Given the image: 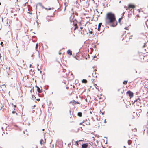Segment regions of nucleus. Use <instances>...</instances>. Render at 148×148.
Instances as JSON below:
<instances>
[{
  "instance_id": "obj_46",
  "label": "nucleus",
  "mask_w": 148,
  "mask_h": 148,
  "mask_svg": "<svg viewBox=\"0 0 148 148\" xmlns=\"http://www.w3.org/2000/svg\"><path fill=\"white\" fill-rule=\"evenodd\" d=\"M95 86H97V85L96 84H95V85H94Z\"/></svg>"
},
{
  "instance_id": "obj_31",
  "label": "nucleus",
  "mask_w": 148,
  "mask_h": 148,
  "mask_svg": "<svg viewBox=\"0 0 148 148\" xmlns=\"http://www.w3.org/2000/svg\"><path fill=\"white\" fill-rule=\"evenodd\" d=\"M43 8H45V9H46V10H47V8H45V7H43Z\"/></svg>"
},
{
  "instance_id": "obj_4",
  "label": "nucleus",
  "mask_w": 148,
  "mask_h": 148,
  "mask_svg": "<svg viewBox=\"0 0 148 148\" xmlns=\"http://www.w3.org/2000/svg\"><path fill=\"white\" fill-rule=\"evenodd\" d=\"M140 99L138 98L137 99L134 101V102L133 103H135L136 102L137 106H139L140 104Z\"/></svg>"
},
{
  "instance_id": "obj_23",
  "label": "nucleus",
  "mask_w": 148,
  "mask_h": 148,
  "mask_svg": "<svg viewBox=\"0 0 148 148\" xmlns=\"http://www.w3.org/2000/svg\"><path fill=\"white\" fill-rule=\"evenodd\" d=\"M28 2H26L25 3H24L23 5L24 6H25L27 4H28Z\"/></svg>"
},
{
  "instance_id": "obj_45",
  "label": "nucleus",
  "mask_w": 148,
  "mask_h": 148,
  "mask_svg": "<svg viewBox=\"0 0 148 148\" xmlns=\"http://www.w3.org/2000/svg\"><path fill=\"white\" fill-rule=\"evenodd\" d=\"M96 57V56H94V58H95V57Z\"/></svg>"
},
{
  "instance_id": "obj_43",
  "label": "nucleus",
  "mask_w": 148,
  "mask_h": 148,
  "mask_svg": "<svg viewBox=\"0 0 148 148\" xmlns=\"http://www.w3.org/2000/svg\"><path fill=\"white\" fill-rule=\"evenodd\" d=\"M123 147L125 148H126V147L125 146H124Z\"/></svg>"
},
{
  "instance_id": "obj_29",
  "label": "nucleus",
  "mask_w": 148,
  "mask_h": 148,
  "mask_svg": "<svg viewBox=\"0 0 148 148\" xmlns=\"http://www.w3.org/2000/svg\"><path fill=\"white\" fill-rule=\"evenodd\" d=\"M89 33H90L91 34H92V31H91L90 32H89Z\"/></svg>"
},
{
  "instance_id": "obj_47",
  "label": "nucleus",
  "mask_w": 148,
  "mask_h": 148,
  "mask_svg": "<svg viewBox=\"0 0 148 148\" xmlns=\"http://www.w3.org/2000/svg\"><path fill=\"white\" fill-rule=\"evenodd\" d=\"M35 107V105L34 106H33L34 107Z\"/></svg>"
},
{
  "instance_id": "obj_1",
  "label": "nucleus",
  "mask_w": 148,
  "mask_h": 148,
  "mask_svg": "<svg viewBox=\"0 0 148 148\" xmlns=\"http://www.w3.org/2000/svg\"><path fill=\"white\" fill-rule=\"evenodd\" d=\"M105 21L107 24L112 27L116 26L117 24L114 14L111 12H109L107 14Z\"/></svg>"
},
{
  "instance_id": "obj_16",
  "label": "nucleus",
  "mask_w": 148,
  "mask_h": 148,
  "mask_svg": "<svg viewBox=\"0 0 148 148\" xmlns=\"http://www.w3.org/2000/svg\"><path fill=\"white\" fill-rule=\"evenodd\" d=\"M77 115L79 117H81L82 116V113L80 112H78L77 114Z\"/></svg>"
},
{
  "instance_id": "obj_13",
  "label": "nucleus",
  "mask_w": 148,
  "mask_h": 148,
  "mask_svg": "<svg viewBox=\"0 0 148 148\" xmlns=\"http://www.w3.org/2000/svg\"><path fill=\"white\" fill-rule=\"evenodd\" d=\"M82 141V140H79L78 141H76L75 142V145H76L77 146H78V145H79L78 142Z\"/></svg>"
},
{
  "instance_id": "obj_18",
  "label": "nucleus",
  "mask_w": 148,
  "mask_h": 148,
  "mask_svg": "<svg viewBox=\"0 0 148 148\" xmlns=\"http://www.w3.org/2000/svg\"><path fill=\"white\" fill-rule=\"evenodd\" d=\"M132 143V141L131 140H129L128 141V143L129 145H131Z\"/></svg>"
},
{
  "instance_id": "obj_6",
  "label": "nucleus",
  "mask_w": 148,
  "mask_h": 148,
  "mask_svg": "<svg viewBox=\"0 0 148 148\" xmlns=\"http://www.w3.org/2000/svg\"><path fill=\"white\" fill-rule=\"evenodd\" d=\"M127 93L129 95L130 98H132L133 96V93L130 91H128L127 92Z\"/></svg>"
},
{
  "instance_id": "obj_55",
  "label": "nucleus",
  "mask_w": 148,
  "mask_h": 148,
  "mask_svg": "<svg viewBox=\"0 0 148 148\" xmlns=\"http://www.w3.org/2000/svg\"><path fill=\"white\" fill-rule=\"evenodd\" d=\"M42 130H43V131H44V129H43Z\"/></svg>"
},
{
  "instance_id": "obj_15",
  "label": "nucleus",
  "mask_w": 148,
  "mask_h": 148,
  "mask_svg": "<svg viewBox=\"0 0 148 148\" xmlns=\"http://www.w3.org/2000/svg\"><path fill=\"white\" fill-rule=\"evenodd\" d=\"M82 82L83 83H87V81L86 80V79H83L82 80Z\"/></svg>"
},
{
  "instance_id": "obj_38",
  "label": "nucleus",
  "mask_w": 148,
  "mask_h": 148,
  "mask_svg": "<svg viewBox=\"0 0 148 148\" xmlns=\"http://www.w3.org/2000/svg\"><path fill=\"white\" fill-rule=\"evenodd\" d=\"M51 8H49V9H48V10H51Z\"/></svg>"
},
{
  "instance_id": "obj_28",
  "label": "nucleus",
  "mask_w": 148,
  "mask_h": 148,
  "mask_svg": "<svg viewBox=\"0 0 148 148\" xmlns=\"http://www.w3.org/2000/svg\"><path fill=\"white\" fill-rule=\"evenodd\" d=\"M128 27H126L125 28V29H126V30H128Z\"/></svg>"
},
{
  "instance_id": "obj_9",
  "label": "nucleus",
  "mask_w": 148,
  "mask_h": 148,
  "mask_svg": "<svg viewBox=\"0 0 148 148\" xmlns=\"http://www.w3.org/2000/svg\"><path fill=\"white\" fill-rule=\"evenodd\" d=\"M36 87L37 88V91L39 93H41L42 92V88H41V89H40L38 87L36 86Z\"/></svg>"
},
{
  "instance_id": "obj_36",
  "label": "nucleus",
  "mask_w": 148,
  "mask_h": 148,
  "mask_svg": "<svg viewBox=\"0 0 148 148\" xmlns=\"http://www.w3.org/2000/svg\"><path fill=\"white\" fill-rule=\"evenodd\" d=\"M66 7H65V8L64 9V11L65 10H66Z\"/></svg>"
},
{
  "instance_id": "obj_21",
  "label": "nucleus",
  "mask_w": 148,
  "mask_h": 148,
  "mask_svg": "<svg viewBox=\"0 0 148 148\" xmlns=\"http://www.w3.org/2000/svg\"><path fill=\"white\" fill-rule=\"evenodd\" d=\"M38 47V44H37L36 45V50L37 49Z\"/></svg>"
},
{
  "instance_id": "obj_5",
  "label": "nucleus",
  "mask_w": 148,
  "mask_h": 148,
  "mask_svg": "<svg viewBox=\"0 0 148 148\" xmlns=\"http://www.w3.org/2000/svg\"><path fill=\"white\" fill-rule=\"evenodd\" d=\"M72 21L73 22V25L74 26H75V28L74 29V30H75L76 29H77L78 27V26L77 25V21L75 19L73 20Z\"/></svg>"
},
{
  "instance_id": "obj_33",
  "label": "nucleus",
  "mask_w": 148,
  "mask_h": 148,
  "mask_svg": "<svg viewBox=\"0 0 148 148\" xmlns=\"http://www.w3.org/2000/svg\"><path fill=\"white\" fill-rule=\"evenodd\" d=\"M2 108V107L1 106H0V110H1Z\"/></svg>"
},
{
  "instance_id": "obj_41",
  "label": "nucleus",
  "mask_w": 148,
  "mask_h": 148,
  "mask_svg": "<svg viewBox=\"0 0 148 148\" xmlns=\"http://www.w3.org/2000/svg\"><path fill=\"white\" fill-rule=\"evenodd\" d=\"M92 77H94V75H93V73H92Z\"/></svg>"
},
{
  "instance_id": "obj_51",
  "label": "nucleus",
  "mask_w": 148,
  "mask_h": 148,
  "mask_svg": "<svg viewBox=\"0 0 148 148\" xmlns=\"http://www.w3.org/2000/svg\"><path fill=\"white\" fill-rule=\"evenodd\" d=\"M103 147V148H105L104 147Z\"/></svg>"
},
{
  "instance_id": "obj_42",
  "label": "nucleus",
  "mask_w": 148,
  "mask_h": 148,
  "mask_svg": "<svg viewBox=\"0 0 148 148\" xmlns=\"http://www.w3.org/2000/svg\"><path fill=\"white\" fill-rule=\"evenodd\" d=\"M104 123H106V119L105 120V121H104Z\"/></svg>"
},
{
  "instance_id": "obj_54",
  "label": "nucleus",
  "mask_w": 148,
  "mask_h": 148,
  "mask_svg": "<svg viewBox=\"0 0 148 148\" xmlns=\"http://www.w3.org/2000/svg\"><path fill=\"white\" fill-rule=\"evenodd\" d=\"M61 53H59V54H60Z\"/></svg>"
},
{
  "instance_id": "obj_11",
  "label": "nucleus",
  "mask_w": 148,
  "mask_h": 148,
  "mask_svg": "<svg viewBox=\"0 0 148 148\" xmlns=\"http://www.w3.org/2000/svg\"><path fill=\"white\" fill-rule=\"evenodd\" d=\"M64 4L65 7H66L68 6V3L66 2V1H64Z\"/></svg>"
},
{
  "instance_id": "obj_56",
  "label": "nucleus",
  "mask_w": 148,
  "mask_h": 148,
  "mask_svg": "<svg viewBox=\"0 0 148 148\" xmlns=\"http://www.w3.org/2000/svg\"><path fill=\"white\" fill-rule=\"evenodd\" d=\"M0 148H2V147H0Z\"/></svg>"
},
{
  "instance_id": "obj_52",
  "label": "nucleus",
  "mask_w": 148,
  "mask_h": 148,
  "mask_svg": "<svg viewBox=\"0 0 148 148\" xmlns=\"http://www.w3.org/2000/svg\"><path fill=\"white\" fill-rule=\"evenodd\" d=\"M1 58V54H0V58Z\"/></svg>"
},
{
  "instance_id": "obj_48",
  "label": "nucleus",
  "mask_w": 148,
  "mask_h": 148,
  "mask_svg": "<svg viewBox=\"0 0 148 148\" xmlns=\"http://www.w3.org/2000/svg\"><path fill=\"white\" fill-rule=\"evenodd\" d=\"M90 113L91 114V113H92V112H91V111H90Z\"/></svg>"
},
{
  "instance_id": "obj_10",
  "label": "nucleus",
  "mask_w": 148,
  "mask_h": 148,
  "mask_svg": "<svg viewBox=\"0 0 148 148\" xmlns=\"http://www.w3.org/2000/svg\"><path fill=\"white\" fill-rule=\"evenodd\" d=\"M72 51L69 50H68L67 51V53L69 54L70 55H72Z\"/></svg>"
},
{
  "instance_id": "obj_24",
  "label": "nucleus",
  "mask_w": 148,
  "mask_h": 148,
  "mask_svg": "<svg viewBox=\"0 0 148 148\" xmlns=\"http://www.w3.org/2000/svg\"><path fill=\"white\" fill-rule=\"evenodd\" d=\"M38 66H39L38 64H37V69L39 71V70H40V69L39 68H38Z\"/></svg>"
},
{
  "instance_id": "obj_25",
  "label": "nucleus",
  "mask_w": 148,
  "mask_h": 148,
  "mask_svg": "<svg viewBox=\"0 0 148 148\" xmlns=\"http://www.w3.org/2000/svg\"><path fill=\"white\" fill-rule=\"evenodd\" d=\"M19 51H17L16 52V53L17 54V56H18V54L19 53Z\"/></svg>"
},
{
  "instance_id": "obj_7",
  "label": "nucleus",
  "mask_w": 148,
  "mask_h": 148,
  "mask_svg": "<svg viewBox=\"0 0 148 148\" xmlns=\"http://www.w3.org/2000/svg\"><path fill=\"white\" fill-rule=\"evenodd\" d=\"M88 143H85L83 144L82 145L81 148H88Z\"/></svg>"
},
{
  "instance_id": "obj_22",
  "label": "nucleus",
  "mask_w": 148,
  "mask_h": 148,
  "mask_svg": "<svg viewBox=\"0 0 148 148\" xmlns=\"http://www.w3.org/2000/svg\"><path fill=\"white\" fill-rule=\"evenodd\" d=\"M12 112L13 114H14L15 113H16V114L17 115V114L16 112L15 111H12Z\"/></svg>"
},
{
  "instance_id": "obj_17",
  "label": "nucleus",
  "mask_w": 148,
  "mask_h": 148,
  "mask_svg": "<svg viewBox=\"0 0 148 148\" xmlns=\"http://www.w3.org/2000/svg\"><path fill=\"white\" fill-rule=\"evenodd\" d=\"M127 81H124L123 82V84H125V85H126L127 84Z\"/></svg>"
},
{
  "instance_id": "obj_2",
  "label": "nucleus",
  "mask_w": 148,
  "mask_h": 148,
  "mask_svg": "<svg viewBox=\"0 0 148 148\" xmlns=\"http://www.w3.org/2000/svg\"><path fill=\"white\" fill-rule=\"evenodd\" d=\"M135 7L134 5L132 4H129L128 5V7L127 8V7H126V6H125V8H126V10H127V9H129L130 10L132 11V12H133L134 10L133 9Z\"/></svg>"
},
{
  "instance_id": "obj_12",
  "label": "nucleus",
  "mask_w": 148,
  "mask_h": 148,
  "mask_svg": "<svg viewBox=\"0 0 148 148\" xmlns=\"http://www.w3.org/2000/svg\"><path fill=\"white\" fill-rule=\"evenodd\" d=\"M102 23H100L99 24V25H98V31H99L100 30V27H101V25H102Z\"/></svg>"
},
{
  "instance_id": "obj_32",
  "label": "nucleus",
  "mask_w": 148,
  "mask_h": 148,
  "mask_svg": "<svg viewBox=\"0 0 148 148\" xmlns=\"http://www.w3.org/2000/svg\"><path fill=\"white\" fill-rule=\"evenodd\" d=\"M75 103H76V104H79V103L78 102H76Z\"/></svg>"
},
{
  "instance_id": "obj_40",
  "label": "nucleus",
  "mask_w": 148,
  "mask_h": 148,
  "mask_svg": "<svg viewBox=\"0 0 148 148\" xmlns=\"http://www.w3.org/2000/svg\"><path fill=\"white\" fill-rule=\"evenodd\" d=\"M124 12H123L122 13V14L123 15V16L124 15Z\"/></svg>"
},
{
  "instance_id": "obj_19",
  "label": "nucleus",
  "mask_w": 148,
  "mask_h": 148,
  "mask_svg": "<svg viewBox=\"0 0 148 148\" xmlns=\"http://www.w3.org/2000/svg\"><path fill=\"white\" fill-rule=\"evenodd\" d=\"M122 17L121 18H119V20H118V21H119V23H120L121 22V19H122Z\"/></svg>"
},
{
  "instance_id": "obj_34",
  "label": "nucleus",
  "mask_w": 148,
  "mask_h": 148,
  "mask_svg": "<svg viewBox=\"0 0 148 148\" xmlns=\"http://www.w3.org/2000/svg\"><path fill=\"white\" fill-rule=\"evenodd\" d=\"M37 101H40V99H37Z\"/></svg>"
},
{
  "instance_id": "obj_35",
  "label": "nucleus",
  "mask_w": 148,
  "mask_h": 148,
  "mask_svg": "<svg viewBox=\"0 0 148 148\" xmlns=\"http://www.w3.org/2000/svg\"><path fill=\"white\" fill-rule=\"evenodd\" d=\"M80 29H83V27H80Z\"/></svg>"
},
{
  "instance_id": "obj_37",
  "label": "nucleus",
  "mask_w": 148,
  "mask_h": 148,
  "mask_svg": "<svg viewBox=\"0 0 148 148\" xmlns=\"http://www.w3.org/2000/svg\"><path fill=\"white\" fill-rule=\"evenodd\" d=\"M3 43V42H1V45H2V44Z\"/></svg>"
},
{
  "instance_id": "obj_26",
  "label": "nucleus",
  "mask_w": 148,
  "mask_h": 148,
  "mask_svg": "<svg viewBox=\"0 0 148 148\" xmlns=\"http://www.w3.org/2000/svg\"><path fill=\"white\" fill-rule=\"evenodd\" d=\"M100 112L101 113L102 115H103L104 114V111L103 112H101V111H100Z\"/></svg>"
},
{
  "instance_id": "obj_14",
  "label": "nucleus",
  "mask_w": 148,
  "mask_h": 148,
  "mask_svg": "<svg viewBox=\"0 0 148 148\" xmlns=\"http://www.w3.org/2000/svg\"><path fill=\"white\" fill-rule=\"evenodd\" d=\"M45 143V142H44L43 140L42 139H41L40 141V143L41 145Z\"/></svg>"
},
{
  "instance_id": "obj_8",
  "label": "nucleus",
  "mask_w": 148,
  "mask_h": 148,
  "mask_svg": "<svg viewBox=\"0 0 148 148\" xmlns=\"http://www.w3.org/2000/svg\"><path fill=\"white\" fill-rule=\"evenodd\" d=\"M74 16H75L74 15V13H72L71 14V15L70 16V21H73V18H74Z\"/></svg>"
},
{
  "instance_id": "obj_44",
  "label": "nucleus",
  "mask_w": 148,
  "mask_h": 148,
  "mask_svg": "<svg viewBox=\"0 0 148 148\" xmlns=\"http://www.w3.org/2000/svg\"><path fill=\"white\" fill-rule=\"evenodd\" d=\"M136 73H137V71L136 70Z\"/></svg>"
},
{
  "instance_id": "obj_20",
  "label": "nucleus",
  "mask_w": 148,
  "mask_h": 148,
  "mask_svg": "<svg viewBox=\"0 0 148 148\" xmlns=\"http://www.w3.org/2000/svg\"><path fill=\"white\" fill-rule=\"evenodd\" d=\"M145 46H146V44H145V43H144L143 45L142 46V47L143 48H144L145 47Z\"/></svg>"
},
{
  "instance_id": "obj_27",
  "label": "nucleus",
  "mask_w": 148,
  "mask_h": 148,
  "mask_svg": "<svg viewBox=\"0 0 148 148\" xmlns=\"http://www.w3.org/2000/svg\"><path fill=\"white\" fill-rule=\"evenodd\" d=\"M134 130H136V129H132V131H134Z\"/></svg>"
},
{
  "instance_id": "obj_50",
  "label": "nucleus",
  "mask_w": 148,
  "mask_h": 148,
  "mask_svg": "<svg viewBox=\"0 0 148 148\" xmlns=\"http://www.w3.org/2000/svg\"><path fill=\"white\" fill-rule=\"evenodd\" d=\"M1 3L0 2V5H1Z\"/></svg>"
},
{
  "instance_id": "obj_53",
  "label": "nucleus",
  "mask_w": 148,
  "mask_h": 148,
  "mask_svg": "<svg viewBox=\"0 0 148 148\" xmlns=\"http://www.w3.org/2000/svg\"><path fill=\"white\" fill-rule=\"evenodd\" d=\"M14 107H15V106H14Z\"/></svg>"
},
{
  "instance_id": "obj_49",
  "label": "nucleus",
  "mask_w": 148,
  "mask_h": 148,
  "mask_svg": "<svg viewBox=\"0 0 148 148\" xmlns=\"http://www.w3.org/2000/svg\"><path fill=\"white\" fill-rule=\"evenodd\" d=\"M3 127H2V130H3Z\"/></svg>"
},
{
  "instance_id": "obj_30",
  "label": "nucleus",
  "mask_w": 148,
  "mask_h": 148,
  "mask_svg": "<svg viewBox=\"0 0 148 148\" xmlns=\"http://www.w3.org/2000/svg\"><path fill=\"white\" fill-rule=\"evenodd\" d=\"M75 15H77H77H78V13H75Z\"/></svg>"
},
{
  "instance_id": "obj_57",
  "label": "nucleus",
  "mask_w": 148,
  "mask_h": 148,
  "mask_svg": "<svg viewBox=\"0 0 148 148\" xmlns=\"http://www.w3.org/2000/svg\"><path fill=\"white\" fill-rule=\"evenodd\" d=\"M92 148H94V147H92Z\"/></svg>"
},
{
  "instance_id": "obj_39",
  "label": "nucleus",
  "mask_w": 148,
  "mask_h": 148,
  "mask_svg": "<svg viewBox=\"0 0 148 148\" xmlns=\"http://www.w3.org/2000/svg\"><path fill=\"white\" fill-rule=\"evenodd\" d=\"M31 66H32V64H30V66H29V67H31Z\"/></svg>"
},
{
  "instance_id": "obj_3",
  "label": "nucleus",
  "mask_w": 148,
  "mask_h": 148,
  "mask_svg": "<svg viewBox=\"0 0 148 148\" xmlns=\"http://www.w3.org/2000/svg\"><path fill=\"white\" fill-rule=\"evenodd\" d=\"M8 21L9 20L8 19L6 18H3L2 17V21L5 26H7L8 25H9V24L8 23Z\"/></svg>"
}]
</instances>
